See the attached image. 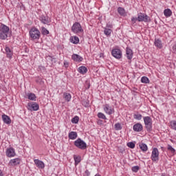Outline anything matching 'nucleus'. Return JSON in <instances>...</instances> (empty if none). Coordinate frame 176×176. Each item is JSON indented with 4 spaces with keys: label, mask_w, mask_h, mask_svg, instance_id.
Instances as JSON below:
<instances>
[{
    "label": "nucleus",
    "mask_w": 176,
    "mask_h": 176,
    "mask_svg": "<svg viewBox=\"0 0 176 176\" xmlns=\"http://www.w3.org/2000/svg\"><path fill=\"white\" fill-rule=\"evenodd\" d=\"M9 27L1 25L0 26V39L5 40L8 38V35H9Z\"/></svg>",
    "instance_id": "1"
},
{
    "label": "nucleus",
    "mask_w": 176,
    "mask_h": 176,
    "mask_svg": "<svg viewBox=\"0 0 176 176\" xmlns=\"http://www.w3.org/2000/svg\"><path fill=\"white\" fill-rule=\"evenodd\" d=\"M29 34L32 41H35V39H39L41 38V32L36 28H32L30 30Z\"/></svg>",
    "instance_id": "2"
},
{
    "label": "nucleus",
    "mask_w": 176,
    "mask_h": 176,
    "mask_svg": "<svg viewBox=\"0 0 176 176\" xmlns=\"http://www.w3.org/2000/svg\"><path fill=\"white\" fill-rule=\"evenodd\" d=\"M72 31L74 34H78L79 35H82L83 34V29H82V26L80 23L76 22L72 27Z\"/></svg>",
    "instance_id": "3"
},
{
    "label": "nucleus",
    "mask_w": 176,
    "mask_h": 176,
    "mask_svg": "<svg viewBox=\"0 0 176 176\" xmlns=\"http://www.w3.org/2000/svg\"><path fill=\"white\" fill-rule=\"evenodd\" d=\"M74 145L76 146V148H78V149L85 150L86 148H87V144L85 141H83L82 139L78 138L74 142Z\"/></svg>",
    "instance_id": "4"
},
{
    "label": "nucleus",
    "mask_w": 176,
    "mask_h": 176,
    "mask_svg": "<svg viewBox=\"0 0 176 176\" xmlns=\"http://www.w3.org/2000/svg\"><path fill=\"white\" fill-rule=\"evenodd\" d=\"M144 122L147 131L152 130V118L149 116L144 117Z\"/></svg>",
    "instance_id": "5"
},
{
    "label": "nucleus",
    "mask_w": 176,
    "mask_h": 176,
    "mask_svg": "<svg viewBox=\"0 0 176 176\" xmlns=\"http://www.w3.org/2000/svg\"><path fill=\"white\" fill-rule=\"evenodd\" d=\"M138 21H144V23H149L151 22V17L145 14L140 13L138 15Z\"/></svg>",
    "instance_id": "6"
},
{
    "label": "nucleus",
    "mask_w": 176,
    "mask_h": 176,
    "mask_svg": "<svg viewBox=\"0 0 176 176\" xmlns=\"http://www.w3.org/2000/svg\"><path fill=\"white\" fill-rule=\"evenodd\" d=\"M151 159L153 162H157L159 160V150L157 148H153Z\"/></svg>",
    "instance_id": "7"
},
{
    "label": "nucleus",
    "mask_w": 176,
    "mask_h": 176,
    "mask_svg": "<svg viewBox=\"0 0 176 176\" xmlns=\"http://www.w3.org/2000/svg\"><path fill=\"white\" fill-rule=\"evenodd\" d=\"M21 163V160L20 158H14L10 160L8 163V167H16Z\"/></svg>",
    "instance_id": "8"
},
{
    "label": "nucleus",
    "mask_w": 176,
    "mask_h": 176,
    "mask_svg": "<svg viewBox=\"0 0 176 176\" xmlns=\"http://www.w3.org/2000/svg\"><path fill=\"white\" fill-rule=\"evenodd\" d=\"M103 109L107 115H112V113L115 112V109L112 107L109 106V104L103 105Z\"/></svg>",
    "instance_id": "9"
},
{
    "label": "nucleus",
    "mask_w": 176,
    "mask_h": 176,
    "mask_svg": "<svg viewBox=\"0 0 176 176\" xmlns=\"http://www.w3.org/2000/svg\"><path fill=\"white\" fill-rule=\"evenodd\" d=\"M111 54L115 57V58H122V51L120 49H113L111 52Z\"/></svg>",
    "instance_id": "10"
},
{
    "label": "nucleus",
    "mask_w": 176,
    "mask_h": 176,
    "mask_svg": "<svg viewBox=\"0 0 176 176\" xmlns=\"http://www.w3.org/2000/svg\"><path fill=\"white\" fill-rule=\"evenodd\" d=\"M28 109L29 111H38L39 109V105L36 102H29L28 104Z\"/></svg>",
    "instance_id": "11"
},
{
    "label": "nucleus",
    "mask_w": 176,
    "mask_h": 176,
    "mask_svg": "<svg viewBox=\"0 0 176 176\" xmlns=\"http://www.w3.org/2000/svg\"><path fill=\"white\" fill-rule=\"evenodd\" d=\"M6 155L7 157H14L16 156V151L12 147L8 148L6 150Z\"/></svg>",
    "instance_id": "12"
},
{
    "label": "nucleus",
    "mask_w": 176,
    "mask_h": 176,
    "mask_svg": "<svg viewBox=\"0 0 176 176\" xmlns=\"http://www.w3.org/2000/svg\"><path fill=\"white\" fill-rule=\"evenodd\" d=\"M34 162L38 168H45V163L39 160H34Z\"/></svg>",
    "instance_id": "13"
},
{
    "label": "nucleus",
    "mask_w": 176,
    "mask_h": 176,
    "mask_svg": "<svg viewBox=\"0 0 176 176\" xmlns=\"http://www.w3.org/2000/svg\"><path fill=\"white\" fill-rule=\"evenodd\" d=\"M40 21H41V23H43V24L49 25V23H50V19H49V17H47L45 15H42L40 17Z\"/></svg>",
    "instance_id": "14"
},
{
    "label": "nucleus",
    "mask_w": 176,
    "mask_h": 176,
    "mask_svg": "<svg viewBox=\"0 0 176 176\" xmlns=\"http://www.w3.org/2000/svg\"><path fill=\"white\" fill-rule=\"evenodd\" d=\"M126 56L128 60H131V58H133V50L129 47H126Z\"/></svg>",
    "instance_id": "15"
},
{
    "label": "nucleus",
    "mask_w": 176,
    "mask_h": 176,
    "mask_svg": "<svg viewBox=\"0 0 176 176\" xmlns=\"http://www.w3.org/2000/svg\"><path fill=\"white\" fill-rule=\"evenodd\" d=\"M133 131H137L138 133H140V131H142V124L140 123H137L135 125H133Z\"/></svg>",
    "instance_id": "16"
},
{
    "label": "nucleus",
    "mask_w": 176,
    "mask_h": 176,
    "mask_svg": "<svg viewBox=\"0 0 176 176\" xmlns=\"http://www.w3.org/2000/svg\"><path fill=\"white\" fill-rule=\"evenodd\" d=\"M2 119L4 123H6V124H10V123H12V120H10V118H9V116L5 114L2 116Z\"/></svg>",
    "instance_id": "17"
},
{
    "label": "nucleus",
    "mask_w": 176,
    "mask_h": 176,
    "mask_svg": "<svg viewBox=\"0 0 176 176\" xmlns=\"http://www.w3.org/2000/svg\"><path fill=\"white\" fill-rule=\"evenodd\" d=\"M72 60H74V61H78V62H80L83 60V58H82V56L75 54L72 55Z\"/></svg>",
    "instance_id": "18"
},
{
    "label": "nucleus",
    "mask_w": 176,
    "mask_h": 176,
    "mask_svg": "<svg viewBox=\"0 0 176 176\" xmlns=\"http://www.w3.org/2000/svg\"><path fill=\"white\" fill-rule=\"evenodd\" d=\"M68 137L69 140H76V138H78V133H76V132L72 131L69 133Z\"/></svg>",
    "instance_id": "19"
},
{
    "label": "nucleus",
    "mask_w": 176,
    "mask_h": 176,
    "mask_svg": "<svg viewBox=\"0 0 176 176\" xmlns=\"http://www.w3.org/2000/svg\"><path fill=\"white\" fill-rule=\"evenodd\" d=\"M6 53L7 54V57L8 58H12V56H13V52L8 47H6Z\"/></svg>",
    "instance_id": "20"
},
{
    "label": "nucleus",
    "mask_w": 176,
    "mask_h": 176,
    "mask_svg": "<svg viewBox=\"0 0 176 176\" xmlns=\"http://www.w3.org/2000/svg\"><path fill=\"white\" fill-rule=\"evenodd\" d=\"M139 146L143 152H146V151H148V146L146 144L140 143Z\"/></svg>",
    "instance_id": "21"
},
{
    "label": "nucleus",
    "mask_w": 176,
    "mask_h": 176,
    "mask_svg": "<svg viewBox=\"0 0 176 176\" xmlns=\"http://www.w3.org/2000/svg\"><path fill=\"white\" fill-rule=\"evenodd\" d=\"M164 14L166 17H171V14H173V12L170 9H166L164 11Z\"/></svg>",
    "instance_id": "22"
},
{
    "label": "nucleus",
    "mask_w": 176,
    "mask_h": 176,
    "mask_svg": "<svg viewBox=\"0 0 176 176\" xmlns=\"http://www.w3.org/2000/svg\"><path fill=\"white\" fill-rule=\"evenodd\" d=\"M80 74H86L87 72V68L85 66H80L78 69Z\"/></svg>",
    "instance_id": "23"
},
{
    "label": "nucleus",
    "mask_w": 176,
    "mask_h": 176,
    "mask_svg": "<svg viewBox=\"0 0 176 176\" xmlns=\"http://www.w3.org/2000/svg\"><path fill=\"white\" fill-rule=\"evenodd\" d=\"M27 96L28 100H30L31 101H35L36 100V96H35L34 94H28Z\"/></svg>",
    "instance_id": "24"
},
{
    "label": "nucleus",
    "mask_w": 176,
    "mask_h": 176,
    "mask_svg": "<svg viewBox=\"0 0 176 176\" xmlns=\"http://www.w3.org/2000/svg\"><path fill=\"white\" fill-rule=\"evenodd\" d=\"M155 45L159 49H162V47H163V45L162 44V41H160V39H155Z\"/></svg>",
    "instance_id": "25"
},
{
    "label": "nucleus",
    "mask_w": 176,
    "mask_h": 176,
    "mask_svg": "<svg viewBox=\"0 0 176 176\" xmlns=\"http://www.w3.org/2000/svg\"><path fill=\"white\" fill-rule=\"evenodd\" d=\"M70 42L76 45L77 43H79V38H78L77 36H72L70 38Z\"/></svg>",
    "instance_id": "26"
},
{
    "label": "nucleus",
    "mask_w": 176,
    "mask_h": 176,
    "mask_svg": "<svg viewBox=\"0 0 176 176\" xmlns=\"http://www.w3.org/2000/svg\"><path fill=\"white\" fill-rule=\"evenodd\" d=\"M63 98H65V100L67 101V102H69V101H71V94L68 93H64Z\"/></svg>",
    "instance_id": "27"
},
{
    "label": "nucleus",
    "mask_w": 176,
    "mask_h": 176,
    "mask_svg": "<svg viewBox=\"0 0 176 176\" xmlns=\"http://www.w3.org/2000/svg\"><path fill=\"white\" fill-rule=\"evenodd\" d=\"M74 161H75L76 166L79 164V163H80V160H81L80 156L74 155Z\"/></svg>",
    "instance_id": "28"
},
{
    "label": "nucleus",
    "mask_w": 176,
    "mask_h": 176,
    "mask_svg": "<svg viewBox=\"0 0 176 176\" xmlns=\"http://www.w3.org/2000/svg\"><path fill=\"white\" fill-rule=\"evenodd\" d=\"M118 12L120 16H124L126 14V11L124 10L123 8L119 7L118 8Z\"/></svg>",
    "instance_id": "29"
},
{
    "label": "nucleus",
    "mask_w": 176,
    "mask_h": 176,
    "mask_svg": "<svg viewBox=\"0 0 176 176\" xmlns=\"http://www.w3.org/2000/svg\"><path fill=\"white\" fill-rule=\"evenodd\" d=\"M104 34H105L107 35V36H110L111 34H112V30L108 29V28H104Z\"/></svg>",
    "instance_id": "30"
},
{
    "label": "nucleus",
    "mask_w": 176,
    "mask_h": 176,
    "mask_svg": "<svg viewBox=\"0 0 176 176\" xmlns=\"http://www.w3.org/2000/svg\"><path fill=\"white\" fill-rule=\"evenodd\" d=\"M142 83H149V78L146 76H143L141 78Z\"/></svg>",
    "instance_id": "31"
},
{
    "label": "nucleus",
    "mask_w": 176,
    "mask_h": 176,
    "mask_svg": "<svg viewBox=\"0 0 176 176\" xmlns=\"http://www.w3.org/2000/svg\"><path fill=\"white\" fill-rule=\"evenodd\" d=\"M168 151H170L172 155H175V149H174L171 145H168Z\"/></svg>",
    "instance_id": "32"
},
{
    "label": "nucleus",
    "mask_w": 176,
    "mask_h": 176,
    "mask_svg": "<svg viewBox=\"0 0 176 176\" xmlns=\"http://www.w3.org/2000/svg\"><path fill=\"white\" fill-rule=\"evenodd\" d=\"M134 119H137V120H141L142 119V115L141 114H134L133 116Z\"/></svg>",
    "instance_id": "33"
},
{
    "label": "nucleus",
    "mask_w": 176,
    "mask_h": 176,
    "mask_svg": "<svg viewBox=\"0 0 176 176\" xmlns=\"http://www.w3.org/2000/svg\"><path fill=\"white\" fill-rule=\"evenodd\" d=\"M41 32L43 35H49V30L45 28H42Z\"/></svg>",
    "instance_id": "34"
},
{
    "label": "nucleus",
    "mask_w": 176,
    "mask_h": 176,
    "mask_svg": "<svg viewBox=\"0 0 176 176\" xmlns=\"http://www.w3.org/2000/svg\"><path fill=\"white\" fill-rule=\"evenodd\" d=\"M98 118H99L100 119H104V120L107 119V117L102 113H98Z\"/></svg>",
    "instance_id": "35"
},
{
    "label": "nucleus",
    "mask_w": 176,
    "mask_h": 176,
    "mask_svg": "<svg viewBox=\"0 0 176 176\" xmlns=\"http://www.w3.org/2000/svg\"><path fill=\"white\" fill-rule=\"evenodd\" d=\"M170 127L173 129V130L176 131V121H171L170 122Z\"/></svg>",
    "instance_id": "36"
},
{
    "label": "nucleus",
    "mask_w": 176,
    "mask_h": 176,
    "mask_svg": "<svg viewBox=\"0 0 176 176\" xmlns=\"http://www.w3.org/2000/svg\"><path fill=\"white\" fill-rule=\"evenodd\" d=\"M79 122V117L75 116L74 118L72 119V122L73 123H78Z\"/></svg>",
    "instance_id": "37"
},
{
    "label": "nucleus",
    "mask_w": 176,
    "mask_h": 176,
    "mask_svg": "<svg viewBox=\"0 0 176 176\" xmlns=\"http://www.w3.org/2000/svg\"><path fill=\"white\" fill-rule=\"evenodd\" d=\"M127 146H129V148H131V149H133V148H135V144H134V142H129L127 144Z\"/></svg>",
    "instance_id": "38"
},
{
    "label": "nucleus",
    "mask_w": 176,
    "mask_h": 176,
    "mask_svg": "<svg viewBox=\"0 0 176 176\" xmlns=\"http://www.w3.org/2000/svg\"><path fill=\"white\" fill-rule=\"evenodd\" d=\"M114 126L116 130H122V125L120 123H117Z\"/></svg>",
    "instance_id": "39"
},
{
    "label": "nucleus",
    "mask_w": 176,
    "mask_h": 176,
    "mask_svg": "<svg viewBox=\"0 0 176 176\" xmlns=\"http://www.w3.org/2000/svg\"><path fill=\"white\" fill-rule=\"evenodd\" d=\"M138 170H140V166H138L132 167V171H133V173H138Z\"/></svg>",
    "instance_id": "40"
},
{
    "label": "nucleus",
    "mask_w": 176,
    "mask_h": 176,
    "mask_svg": "<svg viewBox=\"0 0 176 176\" xmlns=\"http://www.w3.org/2000/svg\"><path fill=\"white\" fill-rule=\"evenodd\" d=\"M137 20H138V18H137V17H133L132 19H131V21H132V23H135L136 21H137Z\"/></svg>",
    "instance_id": "41"
},
{
    "label": "nucleus",
    "mask_w": 176,
    "mask_h": 176,
    "mask_svg": "<svg viewBox=\"0 0 176 176\" xmlns=\"http://www.w3.org/2000/svg\"><path fill=\"white\" fill-rule=\"evenodd\" d=\"M69 65V63L67 61L64 62V67H65V68H68Z\"/></svg>",
    "instance_id": "42"
},
{
    "label": "nucleus",
    "mask_w": 176,
    "mask_h": 176,
    "mask_svg": "<svg viewBox=\"0 0 176 176\" xmlns=\"http://www.w3.org/2000/svg\"><path fill=\"white\" fill-rule=\"evenodd\" d=\"M49 58H50V60H51V61H52L53 63H56V58H52V57H49Z\"/></svg>",
    "instance_id": "43"
},
{
    "label": "nucleus",
    "mask_w": 176,
    "mask_h": 176,
    "mask_svg": "<svg viewBox=\"0 0 176 176\" xmlns=\"http://www.w3.org/2000/svg\"><path fill=\"white\" fill-rule=\"evenodd\" d=\"M85 174H87V176L90 175V173H89V170H85Z\"/></svg>",
    "instance_id": "44"
},
{
    "label": "nucleus",
    "mask_w": 176,
    "mask_h": 176,
    "mask_svg": "<svg viewBox=\"0 0 176 176\" xmlns=\"http://www.w3.org/2000/svg\"><path fill=\"white\" fill-rule=\"evenodd\" d=\"M0 176H3V173H2V170H0Z\"/></svg>",
    "instance_id": "45"
},
{
    "label": "nucleus",
    "mask_w": 176,
    "mask_h": 176,
    "mask_svg": "<svg viewBox=\"0 0 176 176\" xmlns=\"http://www.w3.org/2000/svg\"><path fill=\"white\" fill-rule=\"evenodd\" d=\"M107 27L109 28H112V25H107Z\"/></svg>",
    "instance_id": "46"
},
{
    "label": "nucleus",
    "mask_w": 176,
    "mask_h": 176,
    "mask_svg": "<svg viewBox=\"0 0 176 176\" xmlns=\"http://www.w3.org/2000/svg\"><path fill=\"white\" fill-rule=\"evenodd\" d=\"M95 176H101V175H98V174H96Z\"/></svg>",
    "instance_id": "47"
}]
</instances>
